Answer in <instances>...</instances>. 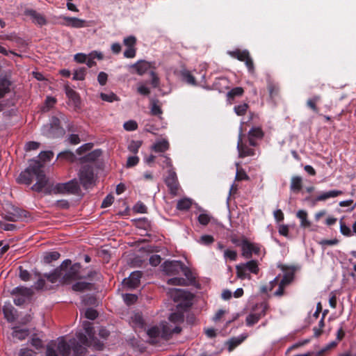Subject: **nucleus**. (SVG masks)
I'll return each instance as SVG.
<instances>
[{"label":"nucleus","mask_w":356,"mask_h":356,"mask_svg":"<svg viewBox=\"0 0 356 356\" xmlns=\"http://www.w3.org/2000/svg\"><path fill=\"white\" fill-rule=\"evenodd\" d=\"M56 349L60 356H71L73 351L74 356H84L87 352L86 347L83 346L76 338H72L67 342L63 337L58 339Z\"/></svg>","instance_id":"1"},{"label":"nucleus","mask_w":356,"mask_h":356,"mask_svg":"<svg viewBox=\"0 0 356 356\" xmlns=\"http://www.w3.org/2000/svg\"><path fill=\"white\" fill-rule=\"evenodd\" d=\"M86 334L79 332L76 334V339L84 347L93 346L97 350H102L104 343L95 338L94 328L90 325H86L84 327Z\"/></svg>","instance_id":"2"},{"label":"nucleus","mask_w":356,"mask_h":356,"mask_svg":"<svg viewBox=\"0 0 356 356\" xmlns=\"http://www.w3.org/2000/svg\"><path fill=\"white\" fill-rule=\"evenodd\" d=\"M42 133L47 138H60L62 137L65 131L60 126V120L57 117H52L49 123L42 127Z\"/></svg>","instance_id":"3"},{"label":"nucleus","mask_w":356,"mask_h":356,"mask_svg":"<svg viewBox=\"0 0 356 356\" xmlns=\"http://www.w3.org/2000/svg\"><path fill=\"white\" fill-rule=\"evenodd\" d=\"M39 167H42V165L39 161H32L29 165L22 171L17 179V181L21 184L30 185L35 177L37 172L39 170Z\"/></svg>","instance_id":"4"},{"label":"nucleus","mask_w":356,"mask_h":356,"mask_svg":"<svg viewBox=\"0 0 356 356\" xmlns=\"http://www.w3.org/2000/svg\"><path fill=\"white\" fill-rule=\"evenodd\" d=\"M81 184L85 189L92 186L95 182L94 168L90 165H83L79 172Z\"/></svg>","instance_id":"5"},{"label":"nucleus","mask_w":356,"mask_h":356,"mask_svg":"<svg viewBox=\"0 0 356 356\" xmlns=\"http://www.w3.org/2000/svg\"><path fill=\"white\" fill-rule=\"evenodd\" d=\"M81 268V266L79 263L69 265L65 269L63 270V271H65V273H63L62 275L63 281L65 283H68L74 280L85 278L83 275H80Z\"/></svg>","instance_id":"6"},{"label":"nucleus","mask_w":356,"mask_h":356,"mask_svg":"<svg viewBox=\"0 0 356 356\" xmlns=\"http://www.w3.org/2000/svg\"><path fill=\"white\" fill-rule=\"evenodd\" d=\"M56 189L60 193H69L77 195L81 191L80 186L77 179H74L66 183L58 184Z\"/></svg>","instance_id":"7"},{"label":"nucleus","mask_w":356,"mask_h":356,"mask_svg":"<svg viewBox=\"0 0 356 356\" xmlns=\"http://www.w3.org/2000/svg\"><path fill=\"white\" fill-rule=\"evenodd\" d=\"M242 256L245 259H251L252 254L259 255L260 246L259 244L250 242L246 238H242Z\"/></svg>","instance_id":"8"},{"label":"nucleus","mask_w":356,"mask_h":356,"mask_svg":"<svg viewBox=\"0 0 356 356\" xmlns=\"http://www.w3.org/2000/svg\"><path fill=\"white\" fill-rule=\"evenodd\" d=\"M243 137L244 134H243L242 128L241 127L237 142V149L239 157L244 158L246 156H254L255 154L254 149L249 147L246 143H243Z\"/></svg>","instance_id":"9"},{"label":"nucleus","mask_w":356,"mask_h":356,"mask_svg":"<svg viewBox=\"0 0 356 356\" xmlns=\"http://www.w3.org/2000/svg\"><path fill=\"white\" fill-rule=\"evenodd\" d=\"M184 265L179 261H166L163 264V270L168 275H177L183 270Z\"/></svg>","instance_id":"10"},{"label":"nucleus","mask_w":356,"mask_h":356,"mask_svg":"<svg viewBox=\"0 0 356 356\" xmlns=\"http://www.w3.org/2000/svg\"><path fill=\"white\" fill-rule=\"evenodd\" d=\"M71 261L70 259H66L60 266L59 268H56L51 273H45L44 274V277L47 278V280L51 282L56 283L59 278H60L63 275V270L65 269L69 265L71 264Z\"/></svg>","instance_id":"11"},{"label":"nucleus","mask_w":356,"mask_h":356,"mask_svg":"<svg viewBox=\"0 0 356 356\" xmlns=\"http://www.w3.org/2000/svg\"><path fill=\"white\" fill-rule=\"evenodd\" d=\"M165 183L169 188L170 193L176 195L179 189V183L176 172L172 170H168V176L165 179Z\"/></svg>","instance_id":"12"},{"label":"nucleus","mask_w":356,"mask_h":356,"mask_svg":"<svg viewBox=\"0 0 356 356\" xmlns=\"http://www.w3.org/2000/svg\"><path fill=\"white\" fill-rule=\"evenodd\" d=\"M35 177L37 181L32 186L31 190L40 193L46 186L48 181L42 167H39V170L37 172Z\"/></svg>","instance_id":"13"},{"label":"nucleus","mask_w":356,"mask_h":356,"mask_svg":"<svg viewBox=\"0 0 356 356\" xmlns=\"http://www.w3.org/2000/svg\"><path fill=\"white\" fill-rule=\"evenodd\" d=\"M60 18L63 19V22H60V24L63 26L75 29H80L87 26L86 20L77 17L63 16Z\"/></svg>","instance_id":"14"},{"label":"nucleus","mask_w":356,"mask_h":356,"mask_svg":"<svg viewBox=\"0 0 356 356\" xmlns=\"http://www.w3.org/2000/svg\"><path fill=\"white\" fill-rule=\"evenodd\" d=\"M161 338L165 340H168L172 337L174 334H179L181 331V328L179 326H173L168 323H162L161 327Z\"/></svg>","instance_id":"15"},{"label":"nucleus","mask_w":356,"mask_h":356,"mask_svg":"<svg viewBox=\"0 0 356 356\" xmlns=\"http://www.w3.org/2000/svg\"><path fill=\"white\" fill-rule=\"evenodd\" d=\"M143 273L141 271L136 270L131 273L127 279L124 280L125 284L130 289L137 288L140 282V278Z\"/></svg>","instance_id":"16"},{"label":"nucleus","mask_w":356,"mask_h":356,"mask_svg":"<svg viewBox=\"0 0 356 356\" xmlns=\"http://www.w3.org/2000/svg\"><path fill=\"white\" fill-rule=\"evenodd\" d=\"M24 15L32 18L33 22L42 26L47 24V21L44 15L33 9H26Z\"/></svg>","instance_id":"17"},{"label":"nucleus","mask_w":356,"mask_h":356,"mask_svg":"<svg viewBox=\"0 0 356 356\" xmlns=\"http://www.w3.org/2000/svg\"><path fill=\"white\" fill-rule=\"evenodd\" d=\"M64 89L67 97L73 102L74 108H80L81 98L79 93L73 90L68 84L65 86Z\"/></svg>","instance_id":"18"},{"label":"nucleus","mask_w":356,"mask_h":356,"mask_svg":"<svg viewBox=\"0 0 356 356\" xmlns=\"http://www.w3.org/2000/svg\"><path fill=\"white\" fill-rule=\"evenodd\" d=\"M15 211L16 213L13 214V207H8V210L7 214L5 216V219L11 222H16L18 218L26 217L27 212L26 211L17 209L15 210Z\"/></svg>","instance_id":"19"},{"label":"nucleus","mask_w":356,"mask_h":356,"mask_svg":"<svg viewBox=\"0 0 356 356\" xmlns=\"http://www.w3.org/2000/svg\"><path fill=\"white\" fill-rule=\"evenodd\" d=\"M265 309L266 306L263 305L261 306V314H256L254 312H252L246 317V325L248 326H252L253 325L256 324L263 316H265Z\"/></svg>","instance_id":"20"},{"label":"nucleus","mask_w":356,"mask_h":356,"mask_svg":"<svg viewBox=\"0 0 356 356\" xmlns=\"http://www.w3.org/2000/svg\"><path fill=\"white\" fill-rule=\"evenodd\" d=\"M11 81L6 77H0V99L10 92Z\"/></svg>","instance_id":"21"},{"label":"nucleus","mask_w":356,"mask_h":356,"mask_svg":"<svg viewBox=\"0 0 356 356\" xmlns=\"http://www.w3.org/2000/svg\"><path fill=\"white\" fill-rule=\"evenodd\" d=\"M131 67L136 70L138 74L143 75L150 69L151 64L146 60H141L134 64Z\"/></svg>","instance_id":"22"},{"label":"nucleus","mask_w":356,"mask_h":356,"mask_svg":"<svg viewBox=\"0 0 356 356\" xmlns=\"http://www.w3.org/2000/svg\"><path fill=\"white\" fill-rule=\"evenodd\" d=\"M12 336L13 338H16L19 341L24 340L30 334L29 330L27 328H20L18 326L13 327Z\"/></svg>","instance_id":"23"},{"label":"nucleus","mask_w":356,"mask_h":356,"mask_svg":"<svg viewBox=\"0 0 356 356\" xmlns=\"http://www.w3.org/2000/svg\"><path fill=\"white\" fill-rule=\"evenodd\" d=\"M302 188V179L300 176H293L291 179L290 190L294 193H298Z\"/></svg>","instance_id":"24"},{"label":"nucleus","mask_w":356,"mask_h":356,"mask_svg":"<svg viewBox=\"0 0 356 356\" xmlns=\"http://www.w3.org/2000/svg\"><path fill=\"white\" fill-rule=\"evenodd\" d=\"M227 54L232 58L243 62L247 59L250 52L247 49L241 50L240 49H236L233 51H229Z\"/></svg>","instance_id":"25"},{"label":"nucleus","mask_w":356,"mask_h":356,"mask_svg":"<svg viewBox=\"0 0 356 356\" xmlns=\"http://www.w3.org/2000/svg\"><path fill=\"white\" fill-rule=\"evenodd\" d=\"M3 313L8 322L13 323L16 320V310L12 305H5L3 308Z\"/></svg>","instance_id":"26"},{"label":"nucleus","mask_w":356,"mask_h":356,"mask_svg":"<svg viewBox=\"0 0 356 356\" xmlns=\"http://www.w3.org/2000/svg\"><path fill=\"white\" fill-rule=\"evenodd\" d=\"M170 147V144L167 140L163 139L156 142L152 147V149L155 152L163 153L167 151Z\"/></svg>","instance_id":"27"},{"label":"nucleus","mask_w":356,"mask_h":356,"mask_svg":"<svg viewBox=\"0 0 356 356\" xmlns=\"http://www.w3.org/2000/svg\"><path fill=\"white\" fill-rule=\"evenodd\" d=\"M321 99V97L320 95H314L307 99L306 104L307 107H309L314 113L319 114V108L317 107L316 104L320 102Z\"/></svg>","instance_id":"28"},{"label":"nucleus","mask_w":356,"mask_h":356,"mask_svg":"<svg viewBox=\"0 0 356 356\" xmlns=\"http://www.w3.org/2000/svg\"><path fill=\"white\" fill-rule=\"evenodd\" d=\"M101 154L102 151L100 149H95L83 156L81 159V161L82 162H93L95 161Z\"/></svg>","instance_id":"29"},{"label":"nucleus","mask_w":356,"mask_h":356,"mask_svg":"<svg viewBox=\"0 0 356 356\" xmlns=\"http://www.w3.org/2000/svg\"><path fill=\"white\" fill-rule=\"evenodd\" d=\"M181 76L182 80L187 83L188 84L192 86H196L197 82L194 76L191 74V72L187 70H183L181 71Z\"/></svg>","instance_id":"30"},{"label":"nucleus","mask_w":356,"mask_h":356,"mask_svg":"<svg viewBox=\"0 0 356 356\" xmlns=\"http://www.w3.org/2000/svg\"><path fill=\"white\" fill-rule=\"evenodd\" d=\"M342 193H343V192L341 191H337V190L330 191L327 192H325V193L321 194L320 195H318L316 197V200L317 201H324L330 197H337V196L341 195Z\"/></svg>","instance_id":"31"},{"label":"nucleus","mask_w":356,"mask_h":356,"mask_svg":"<svg viewBox=\"0 0 356 356\" xmlns=\"http://www.w3.org/2000/svg\"><path fill=\"white\" fill-rule=\"evenodd\" d=\"M246 270L249 273L253 274H257L259 273V268L258 266V263L256 260H250L246 263L241 264Z\"/></svg>","instance_id":"32"},{"label":"nucleus","mask_w":356,"mask_h":356,"mask_svg":"<svg viewBox=\"0 0 356 356\" xmlns=\"http://www.w3.org/2000/svg\"><path fill=\"white\" fill-rule=\"evenodd\" d=\"M267 88L269 92L270 97L273 98L278 95L280 92V88L277 83L268 80L267 82Z\"/></svg>","instance_id":"33"},{"label":"nucleus","mask_w":356,"mask_h":356,"mask_svg":"<svg viewBox=\"0 0 356 356\" xmlns=\"http://www.w3.org/2000/svg\"><path fill=\"white\" fill-rule=\"evenodd\" d=\"M58 159L67 161L70 163H74L76 159L75 154L70 150H65L59 153Z\"/></svg>","instance_id":"34"},{"label":"nucleus","mask_w":356,"mask_h":356,"mask_svg":"<svg viewBox=\"0 0 356 356\" xmlns=\"http://www.w3.org/2000/svg\"><path fill=\"white\" fill-rule=\"evenodd\" d=\"M192 206V201L189 198L179 200L177 204V209L179 211H187Z\"/></svg>","instance_id":"35"},{"label":"nucleus","mask_w":356,"mask_h":356,"mask_svg":"<svg viewBox=\"0 0 356 356\" xmlns=\"http://www.w3.org/2000/svg\"><path fill=\"white\" fill-rule=\"evenodd\" d=\"M12 294L18 296L29 297L31 294V290L26 287L17 286L13 289Z\"/></svg>","instance_id":"36"},{"label":"nucleus","mask_w":356,"mask_h":356,"mask_svg":"<svg viewBox=\"0 0 356 356\" xmlns=\"http://www.w3.org/2000/svg\"><path fill=\"white\" fill-rule=\"evenodd\" d=\"M297 217L300 220V226L306 228L311 225L310 222L307 220V213L304 210H300L297 213Z\"/></svg>","instance_id":"37"},{"label":"nucleus","mask_w":356,"mask_h":356,"mask_svg":"<svg viewBox=\"0 0 356 356\" xmlns=\"http://www.w3.org/2000/svg\"><path fill=\"white\" fill-rule=\"evenodd\" d=\"M92 284L85 282H78L72 285V290L74 291H84L91 289Z\"/></svg>","instance_id":"38"},{"label":"nucleus","mask_w":356,"mask_h":356,"mask_svg":"<svg viewBox=\"0 0 356 356\" xmlns=\"http://www.w3.org/2000/svg\"><path fill=\"white\" fill-rule=\"evenodd\" d=\"M294 277V272L293 270H291L290 272H286L281 280H279V284L283 286L285 288L287 285H289L293 280Z\"/></svg>","instance_id":"39"},{"label":"nucleus","mask_w":356,"mask_h":356,"mask_svg":"<svg viewBox=\"0 0 356 356\" xmlns=\"http://www.w3.org/2000/svg\"><path fill=\"white\" fill-rule=\"evenodd\" d=\"M237 277L241 280L246 278L250 279V273L246 270L244 266L241 264L236 266Z\"/></svg>","instance_id":"40"},{"label":"nucleus","mask_w":356,"mask_h":356,"mask_svg":"<svg viewBox=\"0 0 356 356\" xmlns=\"http://www.w3.org/2000/svg\"><path fill=\"white\" fill-rule=\"evenodd\" d=\"M60 254L58 252H46L43 257V261L46 264H50L59 259Z\"/></svg>","instance_id":"41"},{"label":"nucleus","mask_w":356,"mask_h":356,"mask_svg":"<svg viewBox=\"0 0 356 356\" xmlns=\"http://www.w3.org/2000/svg\"><path fill=\"white\" fill-rule=\"evenodd\" d=\"M56 349V341H50L46 348V356H58Z\"/></svg>","instance_id":"42"},{"label":"nucleus","mask_w":356,"mask_h":356,"mask_svg":"<svg viewBox=\"0 0 356 356\" xmlns=\"http://www.w3.org/2000/svg\"><path fill=\"white\" fill-rule=\"evenodd\" d=\"M244 90L241 87H235L227 92L229 99H234L236 97H241L243 95Z\"/></svg>","instance_id":"43"},{"label":"nucleus","mask_w":356,"mask_h":356,"mask_svg":"<svg viewBox=\"0 0 356 356\" xmlns=\"http://www.w3.org/2000/svg\"><path fill=\"white\" fill-rule=\"evenodd\" d=\"M248 136L256 139H261L264 133L261 127H253L249 131Z\"/></svg>","instance_id":"44"},{"label":"nucleus","mask_w":356,"mask_h":356,"mask_svg":"<svg viewBox=\"0 0 356 356\" xmlns=\"http://www.w3.org/2000/svg\"><path fill=\"white\" fill-rule=\"evenodd\" d=\"M86 71L87 70L86 67H81L75 70L73 74V79L79 81L84 80L86 74Z\"/></svg>","instance_id":"45"},{"label":"nucleus","mask_w":356,"mask_h":356,"mask_svg":"<svg viewBox=\"0 0 356 356\" xmlns=\"http://www.w3.org/2000/svg\"><path fill=\"white\" fill-rule=\"evenodd\" d=\"M248 108L249 105L247 103H243L242 104L235 106L234 110L237 115L242 116L246 113Z\"/></svg>","instance_id":"46"},{"label":"nucleus","mask_w":356,"mask_h":356,"mask_svg":"<svg viewBox=\"0 0 356 356\" xmlns=\"http://www.w3.org/2000/svg\"><path fill=\"white\" fill-rule=\"evenodd\" d=\"M147 335L151 339H156L158 337H161V331L157 326H153L147 330Z\"/></svg>","instance_id":"47"},{"label":"nucleus","mask_w":356,"mask_h":356,"mask_svg":"<svg viewBox=\"0 0 356 356\" xmlns=\"http://www.w3.org/2000/svg\"><path fill=\"white\" fill-rule=\"evenodd\" d=\"M158 163L163 168H171L172 165L170 158L165 155H160L159 157Z\"/></svg>","instance_id":"48"},{"label":"nucleus","mask_w":356,"mask_h":356,"mask_svg":"<svg viewBox=\"0 0 356 356\" xmlns=\"http://www.w3.org/2000/svg\"><path fill=\"white\" fill-rule=\"evenodd\" d=\"M245 339V337L241 338H232L229 342V350L231 351L234 350L236 347L240 345Z\"/></svg>","instance_id":"49"},{"label":"nucleus","mask_w":356,"mask_h":356,"mask_svg":"<svg viewBox=\"0 0 356 356\" xmlns=\"http://www.w3.org/2000/svg\"><path fill=\"white\" fill-rule=\"evenodd\" d=\"M136 41L137 40L135 36L130 35L124 38L123 43L127 48H135Z\"/></svg>","instance_id":"50"},{"label":"nucleus","mask_w":356,"mask_h":356,"mask_svg":"<svg viewBox=\"0 0 356 356\" xmlns=\"http://www.w3.org/2000/svg\"><path fill=\"white\" fill-rule=\"evenodd\" d=\"M243 62H245V66L247 67L249 73L252 75H254L255 74L254 65L253 60L250 54L248 56L247 59L245 60Z\"/></svg>","instance_id":"51"},{"label":"nucleus","mask_w":356,"mask_h":356,"mask_svg":"<svg viewBox=\"0 0 356 356\" xmlns=\"http://www.w3.org/2000/svg\"><path fill=\"white\" fill-rule=\"evenodd\" d=\"M168 284L176 286H184L186 284V281L182 277H173L168 280Z\"/></svg>","instance_id":"52"},{"label":"nucleus","mask_w":356,"mask_h":356,"mask_svg":"<svg viewBox=\"0 0 356 356\" xmlns=\"http://www.w3.org/2000/svg\"><path fill=\"white\" fill-rule=\"evenodd\" d=\"M199 242L202 245H209L214 242V238L211 235H202L200 237Z\"/></svg>","instance_id":"53"},{"label":"nucleus","mask_w":356,"mask_h":356,"mask_svg":"<svg viewBox=\"0 0 356 356\" xmlns=\"http://www.w3.org/2000/svg\"><path fill=\"white\" fill-rule=\"evenodd\" d=\"M100 97L103 101H106L108 102H113L114 101L118 100V96L113 92L109 94L101 93Z\"/></svg>","instance_id":"54"},{"label":"nucleus","mask_w":356,"mask_h":356,"mask_svg":"<svg viewBox=\"0 0 356 356\" xmlns=\"http://www.w3.org/2000/svg\"><path fill=\"white\" fill-rule=\"evenodd\" d=\"M123 127L128 131H135L138 128V124L134 120H129L124 123Z\"/></svg>","instance_id":"55"},{"label":"nucleus","mask_w":356,"mask_h":356,"mask_svg":"<svg viewBox=\"0 0 356 356\" xmlns=\"http://www.w3.org/2000/svg\"><path fill=\"white\" fill-rule=\"evenodd\" d=\"M224 257L225 259H229L230 261H236L237 259V252L235 250L227 249L224 251Z\"/></svg>","instance_id":"56"},{"label":"nucleus","mask_w":356,"mask_h":356,"mask_svg":"<svg viewBox=\"0 0 356 356\" xmlns=\"http://www.w3.org/2000/svg\"><path fill=\"white\" fill-rule=\"evenodd\" d=\"M134 210L136 213H146L147 211V208L143 202L139 201L134 207Z\"/></svg>","instance_id":"57"},{"label":"nucleus","mask_w":356,"mask_h":356,"mask_svg":"<svg viewBox=\"0 0 356 356\" xmlns=\"http://www.w3.org/2000/svg\"><path fill=\"white\" fill-rule=\"evenodd\" d=\"M228 80L226 78L222 77L217 79L214 82V87L216 89L220 90V86H225V88H228Z\"/></svg>","instance_id":"58"},{"label":"nucleus","mask_w":356,"mask_h":356,"mask_svg":"<svg viewBox=\"0 0 356 356\" xmlns=\"http://www.w3.org/2000/svg\"><path fill=\"white\" fill-rule=\"evenodd\" d=\"M138 300V296L134 294H125L124 296V301L127 305H131L134 304Z\"/></svg>","instance_id":"59"},{"label":"nucleus","mask_w":356,"mask_h":356,"mask_svg":"<svg viewBox=\"0 0 356 356\" xmlns=\"http://www.w3.org/2000/svg\"><path fill=\"white\" fill-rule=\"evenodd\" d=\"M141 144L142 143L140 141L132 140L130 145H129L128 149L131 152L136 154L138 152V149L140 147Z\"/></svg>","instance_id":"60"},{"label":"nucleus","mask_w":356,"mask_h":356,"mask_svg":"<svg viewBox=\"0 0 356 356\" xmlns=\"http://www.w3.org/2000/svg\"><path fill=\"white\" fill-rule=\"evenodd\" d=\"M54 156V153L51 151H42L40 154V159L43 161H50Z\"/></svg>","instance_id":"61"},{"label":"nucleus","mask_w":356,"mask_h":356,"mask_svg":"<svg viewBox=\"0 0 356 356\" xmlns=\"http://www.w3.org/2000/svg\"><path fill=\"white\" fill-rule=\"evenodd\" d=\"M169 320L172 323H179L184 321V316L180 313H172L169 316Z\"/></svg>","instance_id":"62"},{"label":"nucleus","mask_w":356,"mask_h":356,"mask_svg":"<svg viewBox=\"0 0 356 356\" xmlns=\"http://www.w3.org/2000/svg\"><path fill=\"white\" fill-rule=\"evenodd\" d=\"M92 146H93L92 143H86V144L81 145V147H79L76 149V153L79 155H82L83 154L90 151L92 149Z\"/></svg>","instance_id":"63"},{"label":"nucleus","mask_w":356,"mask_h":356,"mask_svg":"<svg viewBox=\"0 0 356 356\" xmlns=\"http://www.w3.org/2000/svg\"><path fill=\"white\" fill-rule=\"evenodd\" d=\"M85 316L88 319L95 320L98 316V314L95 309L92 308H88L85 312Z\"/></svg>","instance_id":"64"}]
</instances>
